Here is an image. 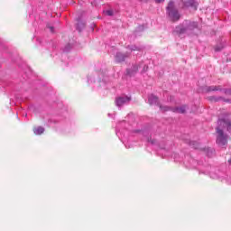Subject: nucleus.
Wrapping results in <instances>:
<instances>
[{
  "label": "nucleus",
  "mask_w": 231,
  "mask_h": 231,
  "mask_svg": "<svg viewBox=\"0 0 231 231\" xmlns=\"http://www.w3.org/2000/svg\"><path fill=\"white\" fill-rule=\"evenodd\" d=\"M160 109L163 113L165 111H172L173 113H180V115H183L187 112V106H177V107H169V106H163L160 105Z\"/></svg>",
  "instance_id": "obj_1"
},
{
  "label": "nucleus",
  "mask_w": 231,
  "mask_h": 231,
  "mask_svg": "<svg viewBox=\"0 0 231 231\" xmlns=\"http://www.w3.org/2000/svg\"><path fill=\"white\" fill-rule=\"evenodd\" d=\"M217 143L223 146L226 145V136L223 133V130L217 128Z\"/></svg>",
  "instance_id": "obj_2"
},
{
  "label": "nucleus",
  "mask_w": 231,
  "mask_h": 231,
  "mask_svg": "<svg viewBox=\"0 0 231 231\" xmlns=\"http://www.w3.org/2000/svg\"><path fill=\"white\" fill-rule=\"evenodd\" d=\"M131 102V97L125 96V97H119L117 98H116V104L118 107H122V106H124V104H127Z\"/></svg>",
  "instance_id": "obj_3"
},
{
  "label": "nucleus",
  "mask_w": 231,
  "mask_h": 231,
  "mask_svg": "<svg viewBox=\"0 0 231 231\" xmlns=\"http://www.w3.org/2000/svg\"><path fill=\"white\" fill-rule=\"evenodd\" d=\"M168 14L171 21H172V23H176V21H180V18L181 17V15L180 14V12H178V9L170 11Z\"/></svg>",
  "instance_id": "obj_4"
},
{
  "label": "nucleus",
  "mask_w": 231,
  "mask_h": 231,
  "mask_svg": "<svg viewBox=\"0 0 231 231\" xmlns=\"http://www.w3.org/2000/svg\"><path fill=\"white\" fill-rule=\"evenodd\" d=\"M127 57H129L128 53L124 54L122 52H117L116 55V62H124Z\"/></svg>",
  "instance_id": "obj_5"
},
{
  "label": "nucleus",
  "mask_w": 231,
  "mask_h": 231,
  "mask_svg": "<svg viewBox=\"0 0 231 231\" xmlns=\"http://www.w3.org/2000/svg\"><path fill=\"white\" fill-rule=\"evenodd\" d=\"M181 3H183V8L191 6L194 10H198V3L194 2V0H188V2L181 1Z\"/></svg>",
  "instance_id": "obj_6"
},
{
  "label": "nucleus",
  "mask_w": 231,
  "mask_h": 231,
  "mask_svg": "<svg viewBox=\"0 0 231 231\" xmlns=\"http://www.w3.org/2000/svg\"><path fill=\"white\" fill-rule=\"evenodd\" d=\"M219 125H222L223 127H227V131H231V122L230 120L226 119H219L218 121Z\"/></svg>",
  "instance_id": "obj_7"
},
{
  "label": "nucleus",
  "mask_w": 231,
  "mask_h": 231,
  "mask_svg": "<svg viewBox=\"0 0 231 231\" xmlns=\"http://www.w3.org/2000/svg\"><path fill=\"white\" fill-rule=\"evenodd\" d=\"M207 93H210V91H221V86H209L206 87Z\"/></svg>",
  "instance_id": "obj_8"
},
{
  "label": "nucleus",
  "mask_w": 231,
  "mask_h": 231,
  "mask_svg": "<svg viewBox=\"0 0 231 231\" xmlns=\"http://www.w3.org/2000/svg\"><path fill=\"white\" fill-rule=\"evenodd\" d=\"M148 102L149 104H151V106L154 105V104H158V97L154 96V95H150L148 97Z\"/></svg>",
  "instance_id": "obj_9"
},
{
  "label": "nucleus",
  "mask_w": 231,
  "mask_h": 231,
  "mask_svg": "<svg viewBox=\"0 0 231 231\" xmlns=\"http://www.w3.org/2000/svg\"><path fill=\"white\" fill-rule=\"evenodd\" d=\"M34 134H42L44 133V127L42 126H36L33 128Z\"/></svg>",
  "instance_id": "obj_10"
},
{
  "label": "nucleus",
  "mask_w": 231,
  "mask_h": 231,
  "mask_svg": "<svg viewBox=\"0 0 231 231\" xmlns=\"http://www.w3.org/2000/svg\"><path fill=\"white\" fill-rule=\"evenodd\" d=\"M167 10H168V14H169V12H172V10H176V8H174V2H172V1L169 2Z\"/></svg>",
  "instance_id": "obj_11"
},
{
  "label": "nucleus",
  "mask_w": 231,
  "mask_h": 231,
  "mask_svg": "<svg viewBox=\"0 0 231 231\" xmlns=\"http://www.w3.org/2000/svg\"><path fill=\"white\" fill-rule=\"evenodd\" d=\"M208 100H210L211 102H219V100H221V97H209Z\"/></svg>",
  "instance_id": "obj_12"
},
{
  "label": "nucleus",
  "mask_w": 231,
  "mask_h": 231,
  "mask_svg": "<svg viewBox=\"0 0 231 231\" xmlns=\"http://www.w3.org/2000/svg\"><path fill=\"white\" fill-rule=\"evenodd\" d=\"M105 14H106V15H108V16H113L114 15V11L113 10H106V11H105Z\"/></svg>",
  "instance_id": "obj_13"
},
{
  "label": "nucleus",
  "mask_w": 231,
  "mask_h": 231,
  "mask_svg": "<svg viewBox=\"0 0 231 231\" xmlns=\"http://www.w3.org/2000/svg\"><path fill=\"white\" fill-rule=\"evenodd\" d=\"M185 32H187L186 28H180V33H185Z\"/></svg>",
  "instance_id": "obj_14"
},
{
  "label": "nucleus",
  "mask_w": 231,
  "mask_h": 231,
  "mask_svg": "<svg viewBox=\"0 0 231 231\" xmlns=\"http://www.w3.org/2000/svg\"><path fill=\"white\" fill-rule=\"evenodd\" d=\"M155 3H157L158 5H160V3H165V0H155Z\"/></svg>",
  "instance_id": "obj_15"
},
{
  "label": "nucleus",
  "mask_w": 231,
  "mask_h": 231,
  "mask_svg": "<svg viewBox=\"0 0 231 231\" xmlns=\"http://www.w3.org/2000/svg\"><path fill=\"white\" fill-rule=\"evenodd\" d=\"M51 32H53V27H50Z\"/></svg>",
  "instance_id": "obj_16"
}]
</instances>
